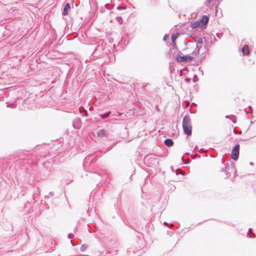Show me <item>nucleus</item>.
Segmentation results:
<instances>
[{
	"label": "nucleus",
	"mask_w": 256,
	"mask_h": 256,
	"mask_svg": "<svg viewBox=\"0 0 256 256\" xmlns=\"http://www.w3.org/2000/svg\"><path fill=\"white\" fill-rule=\"evenodd\" d=\"M230 118V116H226V118Z\"/></svg>",
	"instance_id": "nucleus-34"
},
{
	"label": "nucleus",
	"mask_w": 256,
	"mask_h": 256,
	"mask_svg": "<svg viewBox=\"0 0 256 256\" xmlns=\"http://www.w3.org/2000/svg\"><path fill=\"white\" fill-rule=\"evenodd\" d=\"M82 116H88V112H87V111H86L85 110V111H84V113L82 114Z\"/></svg>",
	"instance_id": "nucleus-23"
},
{
	"label": "nucleus",
	"mask_w": 256,
	"mask_h": 256,
	"mask_svg": "<svg viewBox=\"0 0 256 256\" xmlns=\"http://www.w3.org/2000/svg\"><path fill=\"white\" fill-rule=\"evenodd\" d=\"M144 158L147 159L150 164H158V159L156 158V156L152 154L146 156Z\"/></svg>",
	"instance_id": "nucleus-6"
},
{
	"label": "nucleus",
	"mask_w": 256,
	"mask_h": 256,
	"mask_svg": "<svg viewBox=\"0 0 256 256\" xmlns=\"http://www.w3.org/2000/svg\"><path fill=\"white\" fill-rule=\"evenodd\" d=\"M212 0H207V2L208 4H210L212 2Z\"/></svg>",
	"instance_id": "nucleus-30"
},
{
	"label": "nucleus",
	"mask_w": 256,
	"mask_h": 256,
	"mask_svg": "<svg viewBox=\"0 0 256 256\" xmlns=\"http://www.w3.org/2000/svg\"><path fill=\"white\" fill-rule=\"evenodd\" d=\"M190 80H191V79L190 78H186L184 79L185 81L188 82H190Z\"/></svg>",
	"instance_id": "nucleus-24"
},
{
	"label": "nucleus",
	"mask_w": 256,
	"mask_h": 256,
	"mask_svg": "<svg viewBox=\"0 0 256 256\" xmlns=\"http://www.w3.org/2000/svg\"><path fill=\"white\" fill-rule=\"evenodd\" d=\"M192 59H193V58L188 55H186V56H176V60L178 62H190L192 60Z\"/></svg>",
	"instance_id": "nucleus-5"
},
{
	"label": "nucleus",
	"mask_w": 256,
	"mask_h": 256,
	"mask_svg": "<svg viewBox=\"0 0 256 256\" xmlns=\"http://www.w3.org/2000/svg\"><path fill=\"white\" fill-rule=\"evenodd\" d=\"M240 145L236 144L232 148L231 152V158L236 160L238 158L239 156Z\"/></svg>",
	"instance_id": "nucleus-4"
},
{
	"label": "nucleus",
	"mask_w": 256,
	"mask_h": 256,
	"mask_svg": "<svg viewBox=\"0 0 256 256\" xmlns=\"http://www.w3.org/2000/svg\"><path fill=\"white\" fill-rule=\"evenodd\" d=\"M180 169H178L176 170V175H178V171H180Z\"/></svg>",
	"instance_id": "nucleus-26"
},
{
	"label": "nucleus",
	"mask_w": 256,
	"mask_h": 256,
	"mask_svg": "<svg viewBox=\"0 0 256 256\" xmlns=\"http://www.w3.org/2000/svg\"><path fill=\"white\" fill-rule=\"evenodd\" d=\"M68 237L69 239H72L74 237V234L72 233H70L68 235Z\"/></svg>",
	"instance_id": "nucleus-19"
},
{
	"label": "nucleus",
	"mask_w": 256,
	"mask_h": 256,
	"mask_svg": "<svg viewBox=\"0 0 256 256\" xmlns=\"http://www.w3.org/2000/svg\"><path fill=\"white\" fill-rule=\"evenodd\" d=\"M88 246L86 244H82L80 247V250L82 252H84L88 248Z\"/></svg>",
	"instance_id": "nucleus-15"
},
{
	"label": "nucleus",
	"mask_w": 256,
	"mask_h": 256,
	"mask_svg": "<svg viewBox=\"0 0 256 256\" xmlns=\"http://www.w3.org/2000/svg\"><path fill=\"white\" fill-rule=\"evenodd\" d=\"M198 81V78H197V76L196 74H194V78H193V82H196Z\"/></svg>",
	"instance_id": "nucleus-20"
},
{
	"label": "nucleus",
	"mask_w": 256,
	"mask_h": 256,
	"mask_svg": "<svg viewBox=\"0 0 256 256\" xmlns=\"http://www.w3.org/2000/svg\"><path fill=\"white\" fill-rule=\"evenodd\" d=\"M70 4L68 3H66L65 4L64 8L63 9V11L62 12V15L66 16L68 13V10L70 9Z\"/></svg>",
	"instance_id": "nucleus-10"
},
{
	"label": "nucleus",
	"mask_w": 256,
	"mask_h": 256,
	"mask_svg": "<svg viewBox=\"0 0 256 256\" xmlns=\"http://www.w3.org/2000/svg\"><path fill=\"white\" fill-rule=\"evenodd\" d=\"M230 173H232V172H230L229 174H230ZM230 175V174H229L228 176H229Z\"/></svg>",
	"instance_id": "nucleus-39"
},
{
	"label": "nucleus",
	"mask_w": 256,
	"mask_h": 256,
	"mask_svg": "<svg viewBox=\"0 0 256 256\" xmlns=\"http://www.w3.org/2000/svg\"><path fill=\"white\" fill-rule=\"evenodd\" d=\"M82 122L79 118H76L72 121V126L74 129H79L81 127Z\"/></svg>",
	"instance_id": "nucleus-7"
},
{
	"label": "nucleus",
	"mask_w": 256,
	"mask_h": 256,
	"mask_svg": "<svg viewBox=\"0 0 256 256\" xmlns=\"http://www.w3.org/2000/svg\"><path fill=\"white\" fill-rule=\"evenodd\" d=\"M240 50V46L238 48V50Z\"/></svg>",
	"instance_id": "nucleus-40"
},
{
	"label": "nucleus",
	"mask_w": 256,
	"mask_h": 256,
	"mask_svg": "<svg viewBox=\"0 0 256 256\" xmlns=\"http://www.w3.org/2000/svg\"><path fill=\"white\" fill-rule=\"evenodd\" d=\"M231 169L233 171L234 175H236V168L234 166H232V162H230V164H228V162H227L226 164H224V167L222 168L221 171L222 172H224L226 173V175L228 176L229 173H230V170Z\"/></svg>",
	"instance_id": "nucleus-3"
},
{
	"label": "nucleus",
	"mask_w": 256,
	"mask_h": 256,
	"mask_svg": "<svg viewBox=\"0 0 256 256\" xmlns=\"http://www.w3.org/2000/svg\"><path fill=\"white\" fill-rule=\"evenodd\" d=\"M116 20L118 22L119 24H122L123 22V20L120 16H116Z\"/></svg>",
	"instance_id": "nucleus-16"
},
{
	"label": "nucleus",
	"mask_w": 256,
	"mask_h": 256,
	"mask_svg": "<svg viewBox=\"0 0 256 256\" xmlns=\"http://www.w3.org/2000/svg\"><path fill=\"white\" fill-rule=\"evenodd\" d=\"M204 38L205 40V41H206V38L204 37Z\"/></svg>",
	"instance_id": "nucleus-38"
},
{
	"label": "nucleus",
	"mask_w": 256,
	"mask_h": 256,
	"mask_svg": "<svg viewBox=\"0 0 256 256\" xmlns=\"http://www.w3.org/2000/svg\"><path fill=\"white\" fill-rule=\"evenodd\" d=\"M176 39V36H174V35H172V41L173 42V44H175V43H174V40Z\"/></svg>",
	"instance_id": "nucleus-22"
},
{
	"label": "nucleus",
	"mask_w": 256,
	"mask_h": 256,
	"mask_svg": "<svg viewBox=\"0 0 256 256\" xmlns=\"http://www.w3.org/2000/svg\"><path fill=\"white\" fill-rule=\"evenodd\" d=\"M204 152V150L202 148H200L199 150H198V152L201 154V153H202Z\"/></svg>",
	"instance_id": "nucleus-27"
},
{
	"label": "nucleus",
	"mask_w": 256,
	"mask_h": 256,
	"mask_svg": "<svg viewBox=\"0 0 256 256\" xmlns=\"http://www.w3.org/2000/svg\"><path fill=\"white\" fill-rule=\"evenodd\" d=\"M7 107L14 108H16V105L14 104H10L7 105Z\"/></svg>",
	"instance_id": "nucleus-17"
},
{
	"label": "nucleus",
	"mask_w": 256,
	"mask_h": 256,
	"mask_svg": "<svg viewBox=\"0 0 256 256\" xmlns=\"http://www.w3.org/2000/svg\"><path fill=\"white\" fill-rule=\"evenodd\" d=\"M241 50L244 55H248L250 52L248 46V45H244L241 49Z\"/></svg>",
	"instance_id": "nucleus-12"
},
{
	"label": "nucleus",
	"mask_w": 256,
	"mask_h": 256,
	"mask_svg": "<svg viewBox=\"0 0 256 256\" xmlns=\"http://www.w3.org/2000/svg\"><path fill=\"white\" fill-rule=\"evenodd\" d=\"M197 148H198V146H196L194 147V151H193V152H195V151H196V149Z\"/></svg>",
	"instance_id": "nucleus-28"
},
{
	"label": "nucleus",
	"mask_w": 256,
	"mask_h": 256,
	"mask_svg": "<svg viewBox=\"0 0 256 256\" xmlns=\"http://www.w3.org/2000/svg\"><path fill=\"white\" fill-rule=\"evenodd\" d=\"M208 20L209 18L207 16L204 15L202 16L200 20H198L200 24H202V28L207 24Z\"/></svg>",
	"instance_id": "nucleus-9"
},
{
	"label": "nucleus",
	"mask_w": 256,
	"mask_h": 256,
	"mask_svg": "<svg viewBox=\"0 0 256 256\" xmlns=\"http://www.w3.org/2000/svg\"><path fill=\"white\" fill-rule=\"evenodd\" d=\"M194 46H196V48L192 52V54H198L200 52V46L204 44L203 38L200 36H196L195 38V44L193 43Z\"/></svg>",
	"instance_id": "nucleus-2"
},
{
	"label": "nucleus",
	"mask_w": 256,
	"mask_h": 256,
	"mask_svg": "<svg viewBox=\"0 0 256 256\" xmlns=\"http://www.w3.org/2000/svg\"><path fill=\"white\" fill-rule=\"evenodd\" d=\"M97 135L98 138H107L108 132L104 129H101L98 132Z\"/></svg>",
	"instance_id": "nucleus-8"
},
{
	"label": "nucleus",
	"mask_w": 256,
	"mask_h": 256,
	"mask_svg": "<svg viewBox=\"0 0 256 256\" xmlns=\"http://www.w3.org/2000/svg\"><path fill=\"white\" fill-rule=\"evenodd\" d=\"M174 142L171 138H166L164 141V144L168 146H172L174 145Z\"/></svg>",
	"instance_id": "nucleus-11"
},
{
	"label": "nucleus",
	"mask_w": 256,
	"mask_h": 256,
	"mask_svg": "<svg viewBox=\"0 0 256 256\" xmlns=\"http://www.w3.org/2000/svg\"><path fill=\"white\" fill-rule=\"evenodd\" d=\"M49 196H44V198H49Z\"/></svg>",
	"instance_id": "nucleus-32"
},
{
	"label": "nucleus",
	"mask_w": 256,
	"mask_h": 256,
	"mask_svg": "<svg viewBox=\"0 0 256 256\" xmlns=\"http://www.w3.org/2000/svg\"><path fill=\"white\" fill-rule=\"evenodd\" d=\"M70 242L72 243V246H74V244H73V242H72V240H70Z\"/></svg>",
	"instance_id": "nucleus-35"
},
{
	"label": "nucleus",
	"mask_w": 256,
	"mask_h": 256,
	"mask_svg": "<svg viewBox=\"0 0 256 256\" xmlns=\"http://www.w3.org/2000/svg\"><path fill=\"white\" fill-rule=\"evenodd\" d=\"M232 121L233 123H236V121L235 120H234V118L232 120Z\"/></svg>",
	"instance_id": "nucleus-29"
},
{
	"label": "nucleus",
	"mask_w": 256,
	"mask_h": 256,
	"mask_svg": "<svg viewBox=\"0 0 256 256\" xmlns=\"http://www.w3.org/2000/svg\"><path fill=\"white\" fill-rule=\"evenodd\" d=\"M182 161H184V156H182Z\"/></svg>",
	"instance_id": "nucleus-36"
},
{
	"label": "nucleus",
	"mask_w": 256,
	"mask_h": 256,
	"mask_svg": "<svg viewBox=\"0 0 256 256\" xmlns=\"http://www.w3.org/2000/svg\"><path fill=\"white\" fill-rule=\"evenodd\" d=\"M182 125L184 134H186L188 136H191L192 132V126L191 124V120L189 116H185L184 117Z\"/></svg>",
	"instance_id": "nucleus-1"
},
{
	"label": "nucleus",
	"mask_w": 256,
	"mask_h": 256,
	"mask_svg": "<svg viewBox=\"0 0 256 256\" xmlns=\"http://www.w3.org/2000/svg\"><path fill=\"white\" fill-rule=\"evenodd\" d=\"M164 225H165V226H168V222H164Z\"/></svg>",
	"instance_id": "nucleus-31"
},
{
	"label": "nucleus",
	"mask_w": 256,
	"mask_h": 256,
	"mask_svg": "<svg viewBox=\"0 0 256 256\" xmlns=\"http://www.w3.org/2000/svg\"><path fill=\"white\" fill-rule=\"evenodd\" d=\"M200 27H202V24H200L199 20H196L193 22L192 24H191V28H192V29H194L196 28Z\"/></svg>",
	"instance_id": "nucleus-13"
},
{
	"label": "nucleus",
	"mask_w": 256,
	"mask_h": 256,
	"mask_svg": "<svg viewBox=\"0 0 256 256\" xmlns=\"http://www.w3.org/2000/svg\"><path fill=\"white\" fill-rule=\"evenodd\" d=\"M49 196H54V192H50Z\"/></svg>",
	"instance_id": "nucleus-25"
},
{
	"label": "nucleus",
	"mask_w": 256,
	"mask_h": 256,
	"mask_svg": "<svg viewBox=\"0 0 256 256\" xmlns=\"http://www.w3.org/2000/svg\"><path fill=\"white\" fill-rule=\"evenodd\" d=\"M110 113L111 112L109 111L104 114H100L99 116L102 119H106L109 116Z\"/></svg>",
	"instance_id": "nucleus-14"
},
{
	"label": "nucleus",
	"mask_w": 256,
	"mask_h": 256,
	"mask_svg": "<svg viewBox=\"0 0 256 256\" xmlns=\"http://www.w3.org/2000/svg\"><path fill=\"white\" fill-rule=\"evenodd\" d=\"M117 9H118V10H126V7H124V6H118V7H117Z\"/></svg>",
	"instance_id": "nucleus-21"
},
{
	"label": "nucleus",
	"mask_w": 256,
	"mask_h": 256,
	"mask_svg": "<svg viewBox=\"0 0 256 256\" xmlns=\"http://www.w3.org/2000/svg\"><path fill=\"white\" fill-rule=\"evenodd\" d=\"M216 36H218V38H219V37H218V34H216Z\"/></svg>",
	"instance_id": "nucleus-37"
},
{
	"label": "nucleus",
	"mask_w": 256,
	"mask_h": 256,
	"mask_svg": "<svg viewBox=\"0 0 256 256\" xmlns=\"http://www.w3.org/2000/svg\"><path fill=\"white\" fill-rule=\"evenodd\" d=\"M79 110H80V113H81L82 114L83 113V112H84V111H85V109L82 106H80L79 108Z\"/></svg>",
	"instance_id": "nucleus-18"
},
{
	"label": "nucleus",
	"mask_w": 256,
	"mask_h": 256,
	"mask_svg": "<svg viewBox=\"0 0 256 256\" xmlns=\"http://www.w3.org/2000/svg\"><path fill=\"white\" fill-rule=\"evenodd\" d=\"M166 36L164 37V38H163V40H166Z\"/></svg>",
	"instance_id": "nucleus-33"
}]
</instances>
